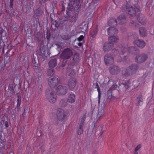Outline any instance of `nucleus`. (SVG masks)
<instances>
[{
	"mask_svg": "<svg viewBox=\"0 0 154 154\" xmlns=\"http://www.w3.org/2000/svg\"><path fill=\"white\" fill-rule=\"evenodd\" d=\"M131 0H126L127 3L125 5L122 6L121 8V10L122 12H126L131 16H134L135 15L136 12L139 11V7L138 6L134 5V8L128 3Z\"/></svg>",
	"mask_w": 154,
	"mask_h": 154,
	"instance_id": "f257e3e1",
	"label": "nucleus"
},
{
	"mask_svg": "<svg viewBox=\"0 0 154 154\" xmlns=\"http://www.w3.org/2000/svg\"><path fill=\"white\" fill-rule=\"evenodd\" d=\"M119 39L115 37L110 36L108 38L109 42L105 43L103 46V50L104 51H108L113 46V44L118 42Z\"/></svg>",
	"mask_w": 154,
	"mask_h": 154,
	"instance_id": "f03ea898",
	"label": "nucleus"
},
{
	"mask_svg": "<svg viewBox=\"0 0 154 154\" xmlns=\"http://www.w3.org/2000/svg\"><path fill=\"white\" fill-rule=\"evenodd\" d=\"M56 116L57 119L59 121H63L66 120L68 117V113L61 109H57Z\"/></svg>",
	"mask_w": 154,
	"mask_h": 154,
	"instance_id": "7ed1b4c3",
	"label": "nucleus"
},
{
	"mask_svg": "<svg viewBox=\"0 0 154 154\" xmlns=\"http://www.w3.org/2000/svg\"><path fill=\"white\" fill-rule=\"evenodd\" d=\"M134 48L133 47H130L129 48H121V51L122 53L118 54L117 55V58H118L117 61L118 62H120L122 61V59H120V57H125L126 54H128L129 50H132Z\"/></svg>",
	"mask_w": 154,
	"mask_h": 154,
	"instance_id": "20e7f679",
	"label": "nucleus"
},
{
	"mask_svg": "<svg viewBox=\"0 0 154 154\" xmlns=\"http://www.w3.org/2000/svg\"><path fill=\"white\" fill-rule=\"evenodd\" d=\"M72 8V6L70 5H69L67 7L66 11V15H65L64 17L65 20H69L72 22L76 20V18L74 17H71L69 15L70 11H71V9Z\"/></svg>",
	"mask_w": 154,
	"mask_h": 154,
	"instance_id": "39448f33",
	"label": "nucleus"
},
{
	"mask_svg": "<svg viewBox=\"0 0 154 154\" xmlns=\"http://www.w3.org/2000/svg\"><path fill=\"white\" fill-rule=\"evenodd\" d=\"M138 69V67L137 65H133L130 66L128 69H125L123 71V74L124 75L128 74L130 75L135 73Z\"/></svg>",
	"mask_w": 154,
	"mask_h": 154,
	"instance_id": "423d86ee",
	"label": "nucleus"
},
{
	"mask_svg": "<svg viewBox=\"0 0 154 154\" xmlns=\"http://www.w3.org/2000/svg\"><path fill=\"white\" fill-rule=\"evenodd\" d=\"M72 51L69 48L65 49L60 56L61 58L63 59H67L70 58L72 55Z\"/></svg>",
	"mask_w": 154,
	"mask_h": 154,
	"instance_id": "0eeeda50",
	"label": "nucleus"
},
{
	"mask_svg": "<svg viewBox=\"0 0 154 154\" xmlns=\"http://www.w3.org/2000/svg\"><path fill=\"white\" fill-rule=\"evenodd\" d=\"M67 88L65 86L62 85L58 86L56 89L55 92L58 95H63L66 94Z\"/></svg>",
	"mask_w": 154,
	"mask_h": 154,
	"instance_id": "6e6552de",
	"label": "nucleus"
},
{
	"mask_svg": "<svg viewBox=\"0 0 154 154\" xmlns=\"http://www.w3.org/2000/svg\"><path fill=\"white\" fill-rule=\"evenodd\" d=\"M111 22H114L113 26H116L117 23L122 24L125 22V16L123 15H121L118 17L116 20L113 19H111L110 21Z\"/></svg>",
	"mask_w": 154,
	"mask_h": 154,
	"instance_id": "1a4fd4ad",
	"label": "nucleus"
},
{
	"mask_svg": "<svg viewBox=\"0 0 154 154\" xmlns=\"http://www.w3.org/2000/svg\"><path fill=\"white\" fill-rule=\"evenodd\" d=\"M85 117H84L79 120V125L77 129V131L78 135H81L83 132V127L84 122L85 120Z\"/></svg>",
	"mask_w": 154,
	"mask_h": 154,
	"instance_id": "9d476101",
	"label": "nucleus"
},
{
	"mask_svg": "<svg viewBox=\"0 0 154 154\" xmlns=\"http://www.w3.org/2000/svg\"><path fill=\"white\" fill-rule=\"evenodd\" d=\"M58 82L57 78L53 77H51L48 79V85L51 87H54L57 85Z\"/></svg>",
	"mask_w": 154,
	"mask_h": 154,
	"instance_id": "9b49d317",
	"label": "nucleus"
},
{
	"mask_svg": "<svg viewBox=\"0 0 154 154\" xmlns=\"http://www.w3.org/2000/svg\"><path fill=\"white\" fill-rule=\"evenodd\" d=\"M47 97L49 102L52 103H54L56 100V96L54 94V92L52 90H49V94H48Z\"/></svg>",
	"mask_w": 154,
	"mask_h": 154,
	"instance_id": "f8f14e48",
	"label": "nucleus"
},
{
	"mask_svg": "<svg viewBox=\"0 0 154 154\" xmlns=\"http://www.w3.org/2000/svg\"><path fill=\"white\" fill-rule=\"evenodd\" d=\"M104 61L106 65H109L113 62V59L110 54H107L104 57Z\"/></svg>",
	"mask_w": 154,
	"mask_h": 154,
	"instance_id": "ddd939ff",
	"label": "nucleus"
},
{
	"mask_svg": "<svg viewBox=\"0 0 154 154\" xmlns=\"http://www.w3.org/2000/svg\"><path fill=\"white\" fill-rule=\"evenodd\" d=\"M108 34L109 35H111V36H113L116 37V36L113 35H116L117 33V30L114 27H112L109 28L107 30Z\"/></svg>",
	"mask_w": 154,
	"mask_h": 154,
	"instance_id": "4468645a",
	"label": "nucleus"
},
{
	"mask_svg": "<svg viewBox=\"0 0 154 154\" xmlns=\"http://www.w3.org/2000/svg\"><path fill=\"white\" fill-rule=\"evenodd\" d=\"M147 56L146 54L140 55L137 57L135 61L138 63H141L144 62L147 59Z\"/></svg>",
	"mask_w": 154,
	"mask_h": 154,
	"instance_id": "2eb2a0df",
	"label": "nucleus"
},
{
	"mask_svg": "<svg viewBox=\"0 0 154 154\" xmlns=\"http://www.w3.org/2000/svg\"><path fill=\"white\" fill-rule=\"evenodd\" d=\"M76 85V81L74 78L70 79L68 82V85L69 89H72L75 88Z\"/></svg>",
	"mask_w": 154,
	"mask_h": 154,
	"instance_id": "dca6fc26",
	"label": "nucleus"
},
{
	"mask_svg": "<svg viewBox=\"0 0 154 154\" xmlns=\"http://www.w3.org/2000/svg\"><path fill=\"white\" fill-rule=\"evenodd\" d=\"M134 43L135 45H137L140 48L144 47L146 45V43L144 41L140 40H136L134 42Z\"/></svg>",
	"mask_w": 154,
	"mask_h": 154,
	"instance_id": "f3484780",
	"label": "nucleus"
},
{
	"mask_svg": "<svg viewBox=\"0 0 154 154\" xmlns=\"http://www.w3.org/2000/svg\"><path fill=\"white\" fill-rule=\"evenodd\" d=\"M137 18L140 23L142 25H144L146 23V19L144 15L140 14Z\"/></svg>",
	"mask_w": 154,
	"mask_h": 154,
	"instance_id": "a211bd4d",
	"label": "nucleus"
},
{
	"mask_svg": "<svg viewBox=\"0 0 154 154\" xmlns=\"http://www.w3.org/2000/svg\"><path fill=\"white\" fill-rule=\"evenodd\" d=\"M109 70L111 74H115L119 72V69L118 66H113L109 68Z\"/></svg>",
	"mask_w": 154,
	"mask_h": 154,
	"instance_id": "6ab92c4d",
	"label": "nucleus"
},
{
	"mask_svg": "<svg viewBox=\"0 0 154 154\" xmlns=\"http://www.w3.org/2000/svg\"><path fill=\"white\" fill-rule=\"evenodd\" d=\"M75 95L74 94H70L68 95L67 101L70 103H73L75 101Z\"/></svg>",
	"mask_w": 154,
	"mask_h": 154,
	"instance_id": "aec40b11",
	"label": "nucleus"
},
{
	"mask_svg": "<svg viewBox=\"0 0 154 154\" xmlns=\"http://www.w3.org/2000/svg\"><path fill=\"white\" fill-rule=\"evenodd\" d=\"M139 32L140 35L143 37L146 36L147 35L146 30L143 27H142L140 29Z\"/></svg>",
	"mask_w": 154,
	"mask_h": 154,
	"instance_id": "412c9836",
	"label": "nucleus"
},
{
	"mask_svg": "<svg viewBox=\"0 0 154 154\" xmlns=\"http://www.w3.org/2000/svg\"><path fill=\"white\" fill-rule=\"evenodd\" d=\"M57 60L55 59L51 60L49 63V67L50 68H53L57 65Z\"/></svg>",
	"mask_w": 154,
	"mask_h": 154,
	"instance_id": "4be33fe9",
	"label": "nucleus"
},
{
	"mask_svg": "<svg viewBox=\"0 0 154 154\" xmlns=\"http://www.w3.org/2000/svg\"><path fill=\"white\" fill-rule=\"evenodd\" d=\"M137 104L139 106H141L143 104V100L142 96L140 95L137 97Z\"/></svg>",
	"mask_w": 154,
	"mask_h": 154,
	"instance_id": "5701e85b",
	"label": "nucleus"
},
{
	"mask_svg": "<svg viewBox=\"0 0 154 154\" xmlns=\"http://www.w3.org/2000/svg\"><path fill=\"white\" fill-rule=\"evenodd\" d=\"M67 73L70 77H72L75 74L74 70L72 69H69V70L68 69Z\"/></svg>",
	"mask_w": 154,
	"mask_h": 154,
	"instance_id": "b1692460",
	"label": "nucleus"
},
{
	"mask_svg": "<svg viewBox=\"0 0 154 154\" xmlns=\"http://www.w3.org/2000/svg\"><path fill=\"white\" fill-rule=\"evenodd\" d=\"M97 29H95L94 31L91 32V35L92 37L93 38L95 37V36L97 34Z\"/></svg>",
	"mask_w": 154,
	"mask_h": 154,
	"instance_id": "393cba45",
	"label": "nucleus"
},
{
	"mask_svg": "<svg viewBox=\"0 0 154 154\" xmlns=\"http://www.w3.org/2000/svg\"><path fill=\"white\" fill-rule=\"evenodd\" d=\"M48 75H53L54 74V70L53 69H49L47 72Z\"/></svg>",
	"mask_w": 154,
	"mask_h": 154,
	"instance_id": "a878e982",
	"label": "nucleus"
},
{
	"mask_svg": "<svg viewBox=\"0 0 154 154\" xmlns=\"http://www.w3.org/2000/svg\"><path fill=\"white\" fill-rule=\"evenodd\" d=\"M60 105L62 107H64L66 105V103L64 100H61L60 102Z\"/></svg>",
	"mask_w": 154,
	"mask_h": 154,
	"instance_id": "bb28decb",
	"label": "nucleus"
},
{
	"mask_svg": "<svg viewBox=\"0 0 154 154\" xmlns=\"http://www.w3.org/2000/svg\"><path fill=\"white\" fill-rule=\"evenodd\" d=\"M103 115V113L101 112H98L97 115V118L99 119Z\"/></svg>",
	"mask_w": 154,
	"mask_h": 154,
	"instance_id": "cd10ccee",
	"label": "nucleus"
},
{
	"mask_svg": "<svg viewBox=\"0 0 154 154\" xmlns=\"http://www.w3.org/2000/svg\"><path fill=\"white\" fill-rule=\"evenodd\" d=\"M84 36L83 35H81L77 39L79 42H81L84 39Z\"/></svg>",
	"mask_w": 154,
	"mask_h": 154,
	"instance_id": "c85d7f7f",
	"label": "nucleus"
},
{
	"mask_svg": "<svg viewBox=\"0 0 154 154\" xmlns=\"http://www.w3.org/2000/svg\"><path fill=\"white\" fill-rule=\"evenodd\" d=\"M17 106H20L21 103V99L20 97H18V99H17Z\"/></svg>",
	"mask_w": 154,
	"mask_h": 154,
	"instance_id": "c756f323",
	"label": "nucleus"
},
{
	"mask_svg": "<svg viewBox=\"0 0 154 154\" xmlns=\"http://www.w3.org/2000/svg\"><path fill=\"white\" fill-rule=\"evenodd\" d=\"M141 147L142 145L141 144H139L137 146L134 150H135L136 151H138L141 148Z\"/></svg>",
	"mask_w": 154,
	"mask_h": 154,
	"instance_id": "7c9ffc66",
	"label": "nucleus"
},
{
	"mask_svg": "<svg viewBox=\"0 0 154 154\" xmlns=\"http://www.w3.org/2000/svg\"><path fill=\"white\" fill-rule=\"evenodd\" d=\"M98 93V103H100V92H99Z\"/></svg>",
	"mask_w": 154,
	"mask_h": 154,
	"instance_id": "2f4dec72",
	"label": "nucleus"
},
{
	"mask_svg": "<svg viewBox=\"0 0 154 154\" xmlns=\"http://www.w3.org/2000/svg\"><path fill=\"white\" fill-rule=\"evenodd\" d=\"M107 94L108 95H109V97L111 96L112 95V93L111 90L109 89L107 91Z\"/></svg>",
	"mask_w": 154,
	"mask_h": 154,
	"instance_id": "473e14b6",
	"label": "nucleus"
},
{
	"mask_svg": "<svg viewBox=\"0 0 154 154\" xmlns=\"http://www.w3.org/2000/svg\"><path fill=\"white\" fill-rule=\"evenodd\" d=\"M112 52L114 53V54L116 55V54H118L119 52L116 49H113L112 50Z\"/></svg>",
	"mask_w": 154,
	"mask_h": 154,
	"instance_id": "72a5a7b5",
	"label": "nucleus"
},
{
	"mask_svg": "<svg viewBox=\"0 0 154 154\" xmlns=\"http://www.w3.org/2000/svg\"><path fill=\"white\" fill-rule=\"evenodd\" d=\"M83 42H79L77 43V44L79 46H81L82 44H83Z\"/></svg>",
	"mask_w": 154,
	"mask_h": 154,
	"instance_id": "f704fd0d",
	"label": "nucleus"
},
{
	"mask_svg": "<svg viewBox=\"0 0 154 154\" xmlns=\"http://www.w3.org/2000/svg\"><path fill=\"white\" fill-rule=\"evenodd\" d=\"M96 87H97L98 92H100V88L99 87L98 85L97 84L96 85Z\"/></svg>",
	"mask_w": 154,
	"mask_h": 154,
	"instance_id": "c9c22d12",
	"label": "nucleus"
},
{
	"mask_svg": "<svg viewBox=\"0 0 154 154\" xmlns=\"http://www.w3.org/2000/svg\"><path fill=\"white\" fill-rule=\"evenodd\" d=\"M151 4L150 6L152 7L154 5V0H152L151 1Z\"/></svg>",
	"mask_w": 154,
	"mask_h": 154,
	"instance_id": "e433bc0d",
	"label": "nucleus"
},
{
	"mask_svg": "<svg viewBox=\"0 0 154 154\" xmlns=\"http://www.w3.org/2000/svg\"><path fill=\"white\" fill-rule=\"evenodd\" d=\"M10 5L11 7L13 6V0H10Z\"/></svg>",
	"mask_w": 154,
	"mask_h": 154,
	"instance_id": "4c0bfd02",
	"label": "nucleus"
},
{
	"mask_svg": "<svg viewBox=\"0 0 154 154\" xmlns=\"http://www.w3.org/2000/svg\"><path fill=\"white\" fill-rule=\"evenodd\" d=\"M137 151L134 150V152L133 154H138Z\"/></svg>",
	"mask_w": 154,
	"mask_h": 154,
	"instance_id": "58836bf2",
	"label": "nucleus"
},
{
	"mask_svg": "<svg viewBox=\"0 0 154 154\" xmlns=\"http://www.w3.org/2000/svg\"><path fill=\"white\" fill-rule=\"evenodd\" d=\"M62 8L63 9V10H64L65 9V7H64V5L62 4Z\"/></svg>",
	"mask_w": 154,
	"mask_h": 154,
	"instance_id": "ea45409f",
	"label": "nucleus"
},
{
	"mask_svg": "<svg viewBox=\"0 0 154 154\" xmlns=\"http://www.w3.org/2000/svg\"><path fill=\"white\" fill-rule=\"evenodd\" d=\"M76 1V0H72V1L74 2V3H75V2Z\"/></svg>",
	"mask_w": 154,
	"mask_h": 154,
	"instance_id": "a19ab883",
	"label": "nucleus"
},
{
	"mask_svg": "<svg viewBox=\"0 0 154 154\" xmlns=\"http://www.w3.org/2000/svg\"><path fill=\"white\" fill-rule=\"evenodd\" d=\"M114 3H115V4L116 5H117V4L116 3V0H114Z\"/></svg>",
	"mask_w": 154,
	"mask_h": 154,
	"instance_id": "79ce46f5",
	"label": "nucleus"
},
{
	"mask_svg": "<svg viewBox=\"0 0 154 154\" xmlns=\"http://www.w3.org/2000/svg\"><path fill=\"white\" fill-rule=\"evenodd\" d=\"M109 22H108V23H109V26H110L111 25H112V24H111L110 23H109Z\"/></svg>",
	"mask_w": 154,
	"mask_h": 154,
	"instance_id": "37998d69",
	"label": "nucleus"
},
{
	"mask_svg": "<svg viewBox=\"0 0 154 154\" xmlns=\"http://www.w3.org/2000/svg\"><path fill=\"white\" fill-rule=\"evenodd\" d=\"M42 1H45L46 0H42Z\"/></svg>",
	"mask_w": 154,
	"mask_h": 154,
	"instance_id": "c03bdc74",
	"label": "nucleus"
},
{
	"mask_svg": "<svg viewBox=\"0 0 154 154\" xmlns=\"http://www.w3.org/2000/svg\"><path fill=\"white\" fill-rule=\"evenodd\" d=\"M131 23H133V22H131Z\"/></svg>",
	"mask_w": 154,
	"mask_h": 154,
	"instance_id": "a18cd8bd",
	"label": "nucleus"
},
{
	"mask_svg": "<svg viewBox=\"0 0 154 154\" xmlns=\"http://www.w3.org/2000/svg\"><path fill=\"white\" fill-rule=\"evenodd\" d=\"M6 127H8V126H6Z\"/></svg>",
	"mask_w": 154,
	"mask_h": 154,
	"instance_id": "49530a36",
	"label": "nucleus"
}]
</instances>
